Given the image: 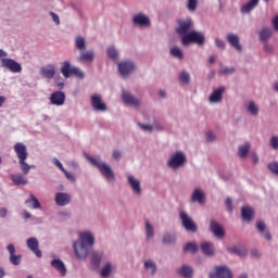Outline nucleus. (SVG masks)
Wrapping results in <instances>:
<instances>
[{"instance_id":"obj_18","label":"nucleus","mask_w":278,"mask_h":278,"mask_svg":"<svg viewBox=\"0 0 278 278\" xmlns=\"http://www.w3.org/2000/svg\"><path fill=\"white\" fill-rule=\"evenodd\" d=\"M227 42H229L230 47L236 49L237 51H242V45H240V36L236 34H228L226 36Z\"/></svg>"},{"instance_id":"obj_56","label":"nucleus","mask_w":278,"mask_h":278,"mask_svg":"<svg viewBox=\"0 0 278 278\" xmlns=\"http://www.w3.org/2000/svg\"><path fill=\"white\" fill-rule=\"evenodd\" d=\"M153 129H156V131H164V126L160 121L155 119L153 123Z\"/></svg>"},{"instance_id":"obj_9","label":"nucleus","mask_w":278,"mask_h":278,"mask_svg":"<svg viewBox=\"0 0 278 278\" xmlns=\"http://www.w3.org/2000/svg\"><path fill=\"white\" fill-rule=\"evenodd\" d=\"M128 186H130L134 194L136 197H142V184L140 182V179L136 178L134 175H128Z\"/></svg>"},{"instance_id":"obj_2","label":"nucleus","mask_w":278,"mask_h":278,"mask_svg":"<svg viewBox=\"0 0 278 278\" xmlns=\"http://www.w3.org/2000/svg\"><path fill=\"white\" fill-rule=\"evenodd\" d=\"M176 34L180 35L181 45L184 47L190 45H199L200 47H203V45H205V35L194 30V22H192V18L190 17L177 21Z\"/></svg>"},{"instance_id":"obj_27","label":"nucleus","mask_w":278,"mask_h":278,"mask_svg":"<svg viewBox=\"0 0 278 278\" xmlns=\"http://www.w3.org/2000/svg\"><path fill=\"white\" fill-rule=\"evenodd\" d=\"M260 3V0H250L247 4L241 7V14H250L252 10H255Z\"/></svg>"},{"instance_id":"obj_38","label":"nucleus","mask_w":278,"mask_h":278,"mask_svg":"<svg viewBox=\"0 0 278 278\" xmlns=\"http://www.w3.org/2000/svg\"><path fill=\"white\" fill-rule=\"evenodd\" d=\"M250 149H251V143H244L242 146H239L238 148L239 157H247V155H249Z\"/></svg>"},{"instance_id":"obj_44","label":"nucleus","mask_w":278,"mask_h":278,"mask_svg":"<svg viewBox=\"0 0 278 278\" xmlns=\"http://www.w3.org/2000/svg\"><path fill=\"white\" fill-rule=\"evenodd\" d=\"M106 54L110 60H116V58H118V50H116L115 47L111 46L108 48Z\"/></svg>"},{"instance_id":"obj_37","label":"nucleus","mask_w":278,"mask_h":278,"mask_svg":"<svg viewBox=\"0 0 278 278\" xmlns=\"http://www.w3.org/2000/svg\"><path fill=\"white\" fill-rule=\"evenodd\" d=\"M75 47L78 51L84 52V50L86 49V38H84L83 36H77L75 38Z\"/></svg>"},{"instance_id":"obj_47","label":"nucleus","mask_w":278,"mask_h":278,"mask_svg":"<svg viewBox=\"0 0 278 278\" xmlns=\"http://www.w3.org/2000/svg\"><path fill=\"white\" fill-rule=\"evenodd\" d=\"M53 164H55L60 168V170H62V173L65 174L67 179H71V173H68V172H66V169H64V165H62V162H60V160L53 159Z\"/></svg>"},{"instance_id":"obj_53","label":"nucleus","mask_w":278,"mask_h":278,"mask_svg":"<svg viewBox=\"0 0 278 278\" xmlns=\"http://www.w3.org/2000/svg\"><path fill=\"white\" fill-rule=\"evenodd\" d=\"M138 127H140V129H142L143 131H149V134H151V131H153V126H151L149 124L138 123Z\"/></svg>"},{"instance_id":"obj_12","label":"nucleus","mask_w":278,"mask_h":278,"mask_svg":"<svg viewBox=\"0 0 278 278\" xmlns=\"http://www.w3.org/2000/svg\"><path fill=\"white\" fill-rule=\"evenodd\" d=\"M226 90L227 88H225V86H220L217 89H214L211 96L208 97L210 103H222L223 94H225Z\"/></svg>"},{"instance_id":"obj_3","label":"nucleus","mask_w":278,"mask_h":278,"mask_svg":"<svg viewBox=\"0 0 278 278\" xmlns=\"http://www.w3.org/2000/svg\"><path fill=\"white\" fill-rule=\"evenodd\" d=\"M86 160L92 164V166H96L98 170L101 173V175L106 179V181H116V176L114 175V169H112V166L105 162H101V160L97 157H92L88 154H85Z\"/></svg>"},{"instance_id":"obj_57","label":"nucleus","mask_w":278,"mask_h":278,"mask_svg":"<svg viewBox=\"0 0 278 278\" xmlns=\"http://www.w3.org/2000/svg\"><path fill=\"white\" fill-rule=\"evenodd\" d=\"M206 142H214L216 140V135L212 131L206 132L205 135Z\"/></svg>"},{"instance_id":"obj_5","label":"nucleus","mask_w":278,"mask_h":278,"mask_svg":"<svg viewBox=\"0 0 278 278\" xmlns=\"http://www.w3.org/2000/svg\"><path fill=\"white\" fill-rule=\"evenodd\" d=\"M179 219L181 220V226L185 231H189L190 233H197L199 231V226L192 219V217L186 211H181L179 213Z\"/></svg>"},{"instance_id":"obj_28","label":"nucleus","mask_w":278,"mask_h":278,"mask_svg":"<svg viewBox=\"0 0 278 278\" xmlns=\"http://www.w3.org/2000/svg\"><path fill=\"white\" fill-rule=\"evenodd\" d=\"M258 38L262 42H268L270 38H273V30L271 28L264 27L261 29Z\"/></svg>"},{"instance_id":"obj_8","label":"nucleus","mask_w":278,"mask_h":278,"mask_svg":"<svg viewBox=\"0 0 278 278\" xmlns=\"http://www.w3.org/2000/svg\"><path fill=\"white\" fill-rule=\"evenodd\" d=\"M131 21L135 27H151V18L142 12L132 15Z\"/></svg>"},{"instance_id":"obj_25","label":"nucleus","mask_w":278,"mask_h":278,"mask_svg":"<svg viewBox=\"0 0 278 278\" xmlns=\"http://www.w3.org/2000/svg\"><path fill=\"white\" fill-rule=\"evenodd\" d=\"M55 203L60 206L68 205L71 203V197L67 193L59 192L55 195Z\"/></svg>"},{"instance_id":"obj_55","label":"nucleus","mask_w":278,"mask_h":278,"mask_svg":"<svg viewBox=\"0 0 278 278\" xmlns=\"http://www.w3.org/2000/svg\"><path fill=\"white\" fill-rule=\"evenodd\" d=\"M72 13L75 18H81V11L77 7H72Z\"/></svg>"},{"instance_id":"obj_15","label":"nucleus","mask_w":278,"mask_h":278,"mask_svg":"<svg viewBox=\"0 0 278 278\" xmlns=\"http://www.w3.org/2000/svg\"><path fill=\"white\" fill-rule=\"evenodd\" d=\"M200 249L206 257H214L216 255V248H214V243L212 242L203 241L200 244Z\"/></svg>"},{"instance_id":"obj_33","label":"nucleus","mask_w":278,"mask_h":278,"mask_svg":"<svg viewBox=\"0 0 278 278\" xmlns=\"http://www.w3.org/2000/svg\"><path fill=\"white\" fill-rule=\"evenodd\" d=\"M25 203L26 205H28V207H31L33 210H40V201H38V199L34 194H30Z\"/></svg>"},{"instance_id":"obj_11","label":"nucleus","mask_w":278,"mask_h":278,"mask_svg":"<svg viewBox=\"0 0 278 278\" xmlns=\"http://www.w3.org/2000/svg\"><path fill=\"white\" fill-rule=\"evenodd\" d=\"M1 64L4 68H9L11 73H21L23 71V67L20 65V63L12 59H2Z\"/></svg>"},{"instance_id":"obj_34","label":"nucleus","mask_w":278,"mask_h":278,"mask_svg":"<svg viewBox=\"0 0 278 278\" xmlns=\"http://www.w3.org/2000/svg\"><path fill=\"white\" fill-rule=\"evenodd\" d=\"M143 266L150 275L157 273V264H155L154 261L148 260L144 262Z\"/></svg>"},{"instance_id":"obj_46","label":"nucleus","mask_w":278,"mask_h":278,"mask_svg":"<svg viewBox=\"0 0 278 278\" xmlns=\"http://www.w3.org/2000/svg\"><path fill=\"white\" fill-rule=\"evenodd\" d=\"M199 5V0H188L187 9L189 12H197V8Z\"/></svg>"},{"instance_id":"obj_19","label":"nucleus","mask_w":278,"mask_h":278,"mask_svg":"<svg viewBox=\"0 0 278 278\" xmlns=\"http://www.w3.org/2000/svg\"><path fill=\"white\" fill-rule=\"evenodd\" d=\"M191 203H199L205 205V193L201 189H194L191 194Z\"/></svg>"},{"instance_id":"obj_32","label":"nucleus","mask_w":278,"mask_h":278,"mask_svg":"<svg viewBox=\"0 0 278 278\" xmlns=\"http://www.w3.org/2000/svg\"><path fill=\"white\" fill-rule=\"evenodd\" d=\"M11 181H13L15 186H26L27 178L23 177V174H13L11 175Z\"/></svg>"},{"instance_id":"obj_50","label":"nucleus","mask_w":278,"mask_h":278,"mask_svg":"<svg viewBox=\"0 0 278 278\" xmlns=\"http://www.w3.org/2000/svg\"><path fill=\"white\" fill-rule=\"evenodd\" d=\"M250 256L252 260H261L262 258V251L257 250V249H253L250 252Z\"/></svg>"},{"instance_id":"obj_49","label":"nucleus","mask_w":278,"mask_h":278,"mask_svg":"<svg viewBox=\"0 0 278 278\" xmlns=\"http://www.w3.org/2000/svg\"><path fill=\"white\" fill-rule=\"evenodd\" d=\"M179 79L182 84H190V74L187 72H181L179 75Z\"/></svg>"},{"instance_id":"obj_24","label":"nucleus","mask_w":278,"mask_h":278,"mask_svg":"<svg viewBox=\"0 0 278 278\" xmlns=\"http://www.w3.org/2000/svg\"><path fill=\"white\" fill-rule=\"evenodd\" d=\"M241 216L243 220H247V223H251L255 216V211L251 206H243L241 208Z\"/></svg>"},{"instance_id":"obj_60","label":"nucleus","mask_w":278,"mask_h":278,"mask_svg":"<svg viewBox=\"0 0 278 278\" xmlns=\"http://www.w3.org/2000/svg\"><path fill=\"white\" fill-rule=\"evenodd\" d=\"M112 155L114 157V160H116L118 162V160H121V157H123V153L119 150H114L112 152Z\"/></svg>"},{"instance_id":"obj_42","label":"nucleus","mask_w":278,"mask_h":278,"mask_svg":"<svg viewBox=\"0 0 278 278\" xmlns=\"http://www.w3.org/2000/svg\"><path fill=\"white\" fill-rule=\"evenodd\" d=\"M112 275V263H106L101 269V277H110Z\"/></svg>"},{"instance_id":"obj_26","label":"nucleus","mask_w":278,"mask_h":278,"mask_svg":"<svg viewBox=\"0 0 278 278\" xmlns=\"http://www.w3.org/2000/svg\"><path fill=\"white\" fill-rule=\"evenodd\" d=\"M78 62H94V50H89L87 52H81L77 58Z\"/></svg>"},{"instance_id":"obj_61","label":"nucleus","mask_w":278,"mask_h":278,"mask_svg":"<svg viewBox=\"0 0 278 278\" xmlns=\"http://www.w3.org/2000/svg\"><path fill=\"white\" fill-rule=\"evenodd\" d=\"M250 157H251L253 164H257L260 162V156H257V153H255V152H251Z\"/></svg>"},{"instance_id":"obj_63","label":"nucleus","mask_w":278,"mask_h":278,"mask_svg":"<svg viewBox=\"0 0 278 278\" xmlns=\"http://www.w3.org/2000/svg\"><path fill=\"white\" fill-rule=\"evenodd\" d=\"M264 51H265L266 53H273L274 48H273V46H271L270 43H265V45H264Z\"/></svg>"},{"instance_id":"obj_6","label":"nucleus","mask_w":278,"mask_h":278,"mask_svg":"<svg viewBox=\"0 0 278 278\" xmlns=\"http://www.w3.org/2000/svg\"><path fill=\"white\" fill-rule=\"evenodd\" d=\"M208 278H233V274L227 266H215L214 270L208 274Z\"/></svg>"},{"instance_id":"obj_29","label":"nucleus","mask_w":278,"mask_h":278,"mask_svg":"<svg viewBox=\"0 0 278 278\" xmlns=\"http://www.w3.org/2000/svg\"><path fill=\"white\" fill-rule=\"evenodd\" d=\"M163 244L170 247V244H175L177 242V235L175 232H166L162 239Z\"/></svg>"},{"instance_id":"obj_31","label":"nucleus","mask_w":278,"mask_h":278,"mask_svg":"<svg viewBox=\"0 0 278 278\" xmlns=\"http://www.w3.org/2000/svg\"><path fill=\"white\" fill-rule=\"evenodd\" d=\"M179 273L184 278H192L194 275V269L190 265H182Z\"/></svg>"},{"instance_id":"obj_64","label":"nucleus","mask_w":278,"mask_h":278,"mask_svg":"<svg viewBox=\"0 0 278 278\" xmlns=\"http://www.w3.org/2000/svg\"><path fill=\"white\" fill-rule=\"evenodd\" d=\"M271 24L275 31H278V15L273 18Z\"/></svg>"},{"instance_id":"obj_52","label":"nucleus","mask_w":278,"mask_h":278,"mask_svg":"<svg viewBox=\"0 0 278 278\" xmlns=\"http://www.w3.org/2000/svg\"><path fill=\"white\" fill-rule=\"evenodd\" d=\"M269 147H271V149H275L276 151L278 150V136H273L270 138Z\"/></svg>"},{"instance_id":"obj_17","label":"nucleus","mask_w":278,"mask_h":278,"mask_svg":"<svg viewBox=\"0 0 278 278\" xmlns=\"http://www.w3.org/2000/svg\"><path fill=\"white\" fill-rule=\"evenodd\" d=\"M14 152L16 153L18 161L27 160L28 157L27 146H25L24 143H21V142L15 143Z\"/></svg>"},{"instance_id":"obj_21","label":"nucleus","mask_w":278,"mask_h":278,"mask_svg":"<svg viewBox=\"0 0 278 278\" xmlns=\"http://www.w3.org/2000/svg\"><path fill=\"white\" fill-rule=\"evenodd\" d=\"M256 229L262 233L263 238L270 242L273 240V235H270V230L266 229V224L262 220L256 222Z\"/></svg>"},{"instance_id":"obj_39","label":"nucleus","mask_w":278,"mask_h":278,"mask_svg":"<svg viewBox=\"0 0 278 278\" xmlns=\"http://www.w3.org/2000/svg\"><path fill=\"white\" fill-rule=\"evenodd\" d=\"M169 53L173 58H177V60H184V51L179 47L170 48Z\"/></svg>"},{"instance_id":"obj_59","label":"nucleus","mask_w":278,"mask_h":278,"mask_svg":"<svg viewBox=\"0 0 278 278\" xmlns=\"http://www.w3.org/2000/svg\"><path fill=\"white\" fill-rule=\"evenodd\" d=\"M215 45H216V47H217L218 49H222V50H224L225 47H226L225 41H223V40L219 39V38H215Z\"/></svg>"},{"instance_id":"obj_4","label":"nucleus","mask_w":278,"mask_h":278,"mask_svg":"<svg viewBox=\"0 0 278 278\" xmlns=\"http://www.w3.org/2000/svg\"><path fill=\"white\" fill-rule=\"evenodd\" d=\"M186 162H188L186 153L178 151L169 156L167 161V166L168 168H172V170H179V168L186 166Z\"/></svg>"},{"instance_id":"obj_23","label":"nucleus","mask_w":278,"mask_h":278,"mask_svg":"<svg viewBox=\"0 0 278 278\" xmlns=\"http://www.w3.org/2000/svg\"><path fill=\"white\" fill-rule=\"evenodd\" d=\"M40 73L42 77H46V79H53V77H55V65L49 64L41 67Z\"/></svg>"},{"instance_id":"obj_30","label":"nucleus","mask_w":278,"mask_h":278,"mask_svg":"<svg viewBox=\"0 0 278 278\" xmlns=\"http://www.w3.org/2000/svg\"><path fill=\"white\" fill-rule=\"evenodd\" d=\"M245 110L251 114V116H258L260 115V106L255 104L253 101H249L245 104Z\"/></svg>"},{"instance_id":"obj_36","label":"nucleus","mask_w":278,"mask_h":278,"mask_svg":"<svg viewBox=\"0 0 278 278\" xmlns=\"http://www.w3.org/2000/svg\"><path fill=\"white\" fill-rule=\"evenodd\" d=\"M146 236H147V240H151L152 238H155V229L153 228V225H151L149 219L146 220Z\"/></svg>"},{"instance_id":"obj_13","label":"nucleus","mask_w":278,"mask_h":278,"mask_svg":"<svg viewBox=\"0 0 278 278\" xmlns=\"http://www.w3.org/2000/svg\"><path fill=\"white\" fill-rule=\"evenodd\" d=\"M210 231L213 232L215 238H224L225 237V229H223V226L218 222H216V219H211Z\"/></svg>"},{"instance_id":"obj_20","label":"nucleus","mask_w":278,"mask_h":278,"mask_svg":"<svg viewBox=\"0 0 278 278\" xmlns=\"http://www.w3.org/2000/svg\"><path fill=\"white\" fill-rule=\"evenodd\" d=\"M26 244L28 247V249L30 251H33V253H35V255L37 257H42V251H40L38 249V239H36V237H31L26 241Z\"/></svg>"},{"instance_id":"obj_14","label":"nucleus","mask_w":278,"mask_h":278,"mask_svg":"<svg viewBox=\"0 0 278 278\" xmlns=\"http://www.w3.org/2000/svg\"><path fill=\"white\" fill-rule=\"evenodd\" d=\"M122 99L126 105H131L132 108H139L140 105L138 98L134 97L129 91H123Z\"/></svg>"},{"instance_id":"obj_22","label":"nucleus","mask_w":278,"mask_h":278,"mask_svg":"<svg viewBox=\"0 0 278 278\" xmlns=\"http://www.w3.org/2000/svg\"><path fill=\"white\" fill-rule=\"evenodd\" d=\"M51 266L52 268L58 270V273H60L61 277L66 276V265H64V262H62L61 260H58V258L52 260Z\"/></svg>"},{"instance_id":"obj_16","label":"nucleus","mask_w":278,"mask_h":278,"mask_svg":"<svg viewBox=\"0 0 278 278\" xmlns=\"http://www.w3.org/2000/svg\"><path fill=\"white\" fill-rule=\"evenodd\" d=\"M66 101V94L62 91H55L51 93L50 96V103L52 105H64V102Z\"/></svg>"},{"instance_id":"obj_1","label":"nucleus","mask_w":278,"mask_h":278,"mask_svg":"<svg viewBox=\"0 0 278 278\" xmlns=\"http://www.w3.org/2000/svg\"><path fill=\"white\" fill-rule=\"evenodd\" d=\"M96 242L94 232L91 230H81L78 232V239L73 243V249L78 260L86 262L88 256H90L92 266L99 268L103 260V252L93 250Z\"/></svg>"},{"instance_id":"obj_58","label":"nucleus","mask_w":278,"mask_h":278,"mask_svg":"<svg viewBox=\"0 0 278 278\" xmlns=\"http://www.w3.org/2000/svg\"><path fill=\"white\" fill-rule=\"evenodd\" d=\"M50 16L53 21V23H55V25H60V16L58 14H55V12L50 11Z\"/></svg>"},{"instance_id":"obj_7","label":"nucleus","mask_w":278,"mask_h":278,"mask_svg":"<svg viewBox=\"0 0 278 278\" xmlns=\"http://www.w3.org/2000/svg\"><path fill=\"white\" fill-rule=\"evenodd\" d=\"M91 108L94 112H108V104L103 101V97L99 93L91 96Z\"/></svg>"},{"instance_id":"obj_45","label":"nucleus","mask_w":278,"mask_h":278,"mask_svg":"<svg viewBox=\"0 0 278 278\" xmlns=\"http://www.w3.org/2000/svg\"><path fill=\"white\" fill-rule=\"evenodd\" d=\"M26 160H20L18 164L22 168V172L24 173V175H28L29 170H31V165L27 164V162H25Z\"/></svg>"},{"instance_id":"obj_10","label":"nucleus","mask_w":278,"mask_h":278,"mask_svg":"<svg viewBox=\"0 0 278 278\" xmlns=\"http://www.w3.org/2000/svg\"><path fill=\"white\" fill-rule=\"evenodd\" d=\"M122 77H129L131 72L136 70V64L131 61H124L117 64Z\"/></svg>"},{"instance_id":"obj_51","label":"nucleus","mask_w":278,"mask_h":278,"mask_svg":"<svg viewBox=\"0 0 278 278\" xmlns=\"http://www.w3.org/2000/svg\"><path fill=\"white\" fill-rule=\"evenodd\" d=\"M10 262H11V264H13L14 266H18V264H21V255L12 254V255L10 256Z\"/></svg>"},{"instance_id":"obj_54","label":"nucleus","mask_w":278,"mask_h":278,"mask_svg":"<svg viewBox=\"0 0 278 278\" xmlns=\"http://www.w3.org/2000/svg\"><path fill=\"white\" fill-rule=\"evenodd\" d=\"M268 168L274 175H278V162L269 163Z\"/></svg>"},{"instance_id":"obj_62","label":"nucleus","mask_w":278,"mask_h":278,"mask_svg":"<svg viewBox=\"0 0 278 278\" xmlns=\"http://www.w3.org/2000/svg\"><path fill=\"white\" fill-rule=\"evenodd\" d=\"M226 207L228 208L229 212H233L232 201L230 198L226 199Z\"/></svg>"},{"instance_id":"obj_41","label":"nucleus","mask_w":278,"mask_h":278,"mask_svg":"<svg viewBox=\"0 0 278 278\" xmlns=\"http://www.w3.org/2000/svg\"><path fill=\"white\" fill-rule=\"evenodd\" d=\"M231 253H235V255H238L239 257H247V248L239 247V248H232Z\"/></svg>"},{"instance_id":"obj_35","label":"nucleus","mask_w":278,"mask_h":278,"mask_svg":"<svg viewBox=\"0 0 278 278\" xmlns=\"http://www.w3.org/2000/svg\"><path fill=\"white\" fill-rule=\"evenodd\" d=\"M71 77H76V79H84L86 77V74L84 71L77 66L71 67Z\"/></svg>"},{"instance_id":"obj_43","label":"nucleus","mask_w":278,"mask_h":278,"mask_svg":"<svg viewBox=\"0 0 278 278\" xmlns=\"http://www.w3.org/2000/svg\"><path fill=\"white\" fill-rule=\"evenodd\" d=\"M61 73L66 77H71V62L65 61L61 67Z\"/></svg>"},{"instance_id":"obj_48","label":"nucleus","mask_w":278,"mask_h":278,"mask_svg":"<svg viewBox=\"0 0 278 278\" xmlns=\"http://www.w3.org/2000/svg\"><path fill=\"white\" fill-rule=\"evenodd\" d=\"M236 73V67H224L219 70V75H233Z\"/></svg>"},{"instance_id":"obj_40","label":"nucleus","mask_w":278,"mask_h":278,"mask_svg":"<svg viewBox=\"0 0 278 278\" xmlns=\"http://www.w3.org/2000/svg\"><path fill=\"white\" fill-rule=\"evenodd\" d=\"M197 251H199V247L195 242H188L184 247V253H197Z\"/></svg>"}]
</instances>
